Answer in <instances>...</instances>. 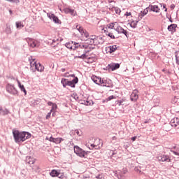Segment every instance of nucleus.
Wrapping results in <instances>:
<instances>
[{
	"label": "nucleus",
	"instance_id": "nucleus-1",
	"mask_svg": "<svg viewBox=\"0 0 179 179\" xmlns=\"http://www.w3.org/2000/svg\"><path fill=\"white\" fill-rule=\"evenodd\" d=\"M102 31L110 38H115V31H117L118 34H124L126 36L127 34H128V31L124 29V28H122V27H121L117 22L107 24L106 27L102 29Z\"/></svg>",
	"mask_w": 179,
	"mask_h": 179
},
{
	"label": "nucleus",
	"instance_id": "nucleus-2",
	"mask_svg": "<svg viewBox=\"0 0 179 179\" xmlns=\"http://www.w3.org/2000/svg\"><path fill=\"white\" fill-rule=\"evenodd\" d=\"M28 61L30 64L31 70L33 71V72H36V71L38 72H44V66L40 63H37L34 57L29 56Z\"/></svg>",
	"mask_w": 179,
	"mask_h": 179
},
{
	"label": "nucleus",
	"instance_id": "nucleus-3",
	"mask_svg": "<svg viewBox=\"0 0 179 179\" xmlns=\"http://www.w3.org/2000/svg\"><path fill=\"white\" fill-rule=\"evenodd\" d=\"M75 58H80L81 59H87V62L88 64H93V62H96L97 61V57L96 55L87 54L84 53L80 56H76Z\"/></svg>",
	"mask_w": 179,
	"mask_h": 179
},
{
	"label": "nucleus",
	"instance_id": "nucleus-4",
	"mask_svg": "<svg viewBox=\"0 0 179 179\" xmlns=\"http://www.w3.org/2000/svg\"><path fill=\"white\" fill-rule=\"evenodd\" d=\"M13 135L16 143H20L23 141V132L19 131V130L13 129Z\"/></svg>",
	"mask_w": 179,
	"mask_h": 179
},
{
	"label": "nucleus",
	"instance_id": "nucleus-5",
	"mask_svg": "<svg viewBox=\"0 0 179 179\" xmlns=\"http://www.w3.org/2000/svg\"><path fill=\"white\" fill-rule=\"evenodd\" d=\"M6 90L10 94H13V96H16L17 94V90L15 87V85H11L10 83L7 84L6 86Z\"/></svg>",
	"mask_w": 179,
	"mask_h": 179
},
{
	"label": "nucleus",
	"instance_id": "nucleus-6",
	"mask_svg": "<svg viewBox=\"0 0 179 179\" xmlns=\"http://www.w3.org/2000/svg\"><path fill=\"white\" fill-rule=\"evenodd\" d=\"M74 152L80 157H86V155H87V152L80 148L78 145L74 146Z\"/></svg>",
	"mask_w": 179,
	"mask_h": 179
},
{
	"label": "nucleus",
	"instance_id": "nucleus-7",
	"mask_svg": "<svg viewBox=\"0 0 179 179\" xmlns=\"http://www.w3.org/2000/svg\"><path fill=\"white\" fill-rule=\"evenodd\" d=\"M27 41L31 48H35L36 47H40V42L36 39L27 38Z\"/></svg>",
	"mask_w": 179,
	"mask_h": 179
},
{
	"label": "nucleus",
	"instance_id": "nucleus-8",
	"mask_svg": "<svg viewBox=\"0 0 179 179\" xmlns=\"http://www.w3.org/2000/svg\"><path fill=\"white\" fill-rule=\"evenodd\" d=\"M66 48H69V50H76L77 48H79L80 47V45L76 42L73 41H69V43H66Z\"/></svg>",
	"mask_w": 179,
	"mask_h": 179
},
{
	"label": "nucleus",
	"instance_id": "nucleus-9",
	"mask_svg": "<svg viewBox=\"0 0 179 179\" xmlns=\"http://www.w3.org/2000/svg\"><path fill=\"white\" fill-rule=\"evenodd\" d=\"M99 86H103L105 87H113V81L110 79H102Z\"/></svg>",
	"mask_w": 179,
	"mask_h": 179
},
{
	"label": "nucleus",
	"instance_id": "nucleus-10",
	"mask_svg": "<svg viewBox=\"0 0 179 179\" xmlns=\"http://www.w3.org/2000/svg\"><path fill=\"white\" fill-rule=\"evenodd\" d=\"M103 146V144L100 142V140H95L94 144H91L89 149L93 150V149H100Z\"/></svg>",
	"mask_w": 179,
	"mask_h": 179
},
{
	"label": "nucleus",
	"instance_id": "nucleus-11",
	"mask_svg": "<svg viewBox=\"0 0 179 179\" xmlns=\"http://www.w3.org/2000/svg\"><path fill=\"white\" fill-rule=\"evenodd\" d=\"M157 159H158L159 162H166L167 163H170L171 162V159L170 158V156L167 155H159Z\"/></svg>",
	"mask_w": 179,
	"mask_h": 179
},
{
	"label": "nucleus",
	"instance_id": "nucleus-12",
	"mask_svg": "<svg viewBox=\"0 0 179 179\" xmlns=\"http://www.w3.org/2000/svg\"><path fill=\"white\" fill-rule=\"evenodd\" d=\"M76 29L80 31L82 37H85L86 38L89 37V33L86 30L83 29V27H80V25H76Z\"/></svg>",
	"mask_w": 179,
	"mask_h": 179
},
{
	"label": "nucleus",
	"instance_id": "nucleus-13",
	"mask_svg": "<svg viewBox=\"0 0 179 179\" xmlns=\"http://www.w3.org/2000/svg\"><path fill=\"white\" fill-rule=\"evenodd\" d=\"M138 93L139 92L138 91V90H134L130 96V100L134 102L138 101V99H139Z\"/></svg>",
	"mask_w": 179,
	"mask_h": 179
},
{
	"label": "nucleus",
	"instance_id": "nucleus-14",
	"mask_svg": "<svg viewBox=\"0 0 179 179\" xmlns=\"http://www.w3.org/2000/svg\"><path fill=\"white\" fill-rule=\"evenodd\" d=\"M48 17L49 19L53 20L54 23H57V24H61V21L58 17L55 16V14L48 13Z\"/></svg>",
	"mask_w": 179,
	"mask_h": 179
},
{
	"label": "nucleus",
	"instance_id": "nucleus-15",
	"mask_svg": "<svg viewBox=\"0 0 179 179\" xmlns=\"http://www.w3.org/2000/svg\"><path fill=\"white\" fill-rule=\"evenodd\" d=\"M117 45H110V46H107L105 48V51L106 52V54H112V52H115V51H117Z\"/></svg>",
	"mask_w": 179,
	"mask_h": 179
},
{
	"label": "nucleus",
	"instance_id": "nucleus-16",
	"mask_svg": "<svg viewBox=\"0 0 179 179\" xmlns=\"http://www.w3.org/2000/svg\"><path fill=\"white\" fill-rule=\"evenodd\" d=\"M120 68V64L117 63H112L108 64V71H115L116 69H118Z\"/></svg>",
	"mask_w": 179,
	"mask_h": 179
},
{
	"label": "nucleus",
	"instance_id": "nucleus-17",
	"mask_svg": "<svg viewBox=\"0 0 179 179\" xmlns=\"http://www.w3.org/2000/svg\"><path fill=\"white\" fill-rule=\"evenodd\" d=\"M80 48H85V54H89L92 50H93V47L92 45L85 44L80 46Z\"/></svg>",
	"mask_w": 179,
	"mask_h": 179
},
{
	"label": "nucleus",
	"instance_id": "nucleus-18",
	"mask_svg": "<svg viewBox=\"0 0 179 179\" xmlns=\"http://www.w3.org/2000/svg\"><path fill=\"white\" fill-rule=\"evenodd\" d=\"M25 162L27 164L31 166V164H34V163H36V159L31 156H27L26 157Z\"/></svg>",
	"mask_w": 179,
	"mask_h": 179
},
{
	"label": "nucleus",
	"instance_id": "nucleus-19",
	"mask_svg": "<svg viewBox=\"0 0 179 179\" xmlns=\"http://www.w3.org/2000/svg\"><path fill=\"white\" fill-rule=\"evenodd\" d=\"M63 11L64 12V13H70L71 15V16H76V11L73 9H71L69 8H64L63 9Z\"/></svg>",
	"mask_w": 179,
	"mask_h": 179
},
{
	"label": "nucleus",
	"instance_id": "nucleus-20",
	"mask_svg": "<svg viewBox=\"0 0 179 179\" xmlns=\"http://www.w3.org/2000/svg\"><path fill=\"white\" fill-rule=\"evenodd\" d=\"M171 127H173V128H177L179 125V118L178 117H174L171 120Z\"/></svg>",
	"mask_w": 179,
	"mask_h": 179
},
{
	"label": "nucleus",
	"instance_id": "nucleus-21",
	"mask_svg": "<svg viewBox=\"0 0 179 179\" xmlns=\"http://www.w3.org/2000/svg\"><path fill=\"white\" fill-rule=\"evenodd\" d=\"M79 79L77 77H75L74 79L71 81H68L67 86H70L71 87H75V85L78 83Z\"/></svg>",
	"mask_w": 179,
	"mask_h": 179
},
{
	"label": "nucleus",
	"instance_id": "nucleus-22",
	"mask_svg": "<svg viewBox=\"0 0 179 179\" xmlns=\"http://www.w3.org/2000/svg\"><path fill=\"white\" fill-rule=\"evenodd\" d=\"M91 79L94 83H96V85H99L100 86V85L101 84V78L97 77L96 76H92Z\"/></svg>",
	"mask_w": 179,
	"mask_h": 179
},
{
	"label": "nucleus",
	"instance_id": "nucleus-23",
	"mask_svg": "<svg viewBox=\"0 0 179 179\" xmlns=\"http://www.w3.org/2000/svg\"><path fill=\"white\" fill-rule=\"evenodd\" d=\"M169 31H171V34L176 33L177 31V24H171L168 27Z\"/></svg>",
	"mask_w": 179,
	"mask_h": 179
},
{
	"label": "nucleus",
	"instance_id": "nucleus-24",
	"mask_svg": "<svg viewBox=\"0 0 179 179\" xmlns=\"http://www.w3.org/2000/svg\"><path fill=\"white\" fill-rule=\"evenodd\" d=\"M149 8L152 12H155L156 13H159L160 12V8L157 5H150Z\"/></svg>",
	"mask_w": 179,
	"mask_h": 179
},
{
	"label": "nucleus",
	"instance_id": "nucleus-25",
	"mask_svg": "<svg viewBox=\"0 0 179 179\" xmlns=\"http://www.w3.org/2000/svg\"><path fill=\"white\" fill-rule=\"evenodd\" d=\"M9 110L8 109H3L2 106H0V115H8Z\"/></svg>",
	"mask_w": 179,
	"mask_h": 179
},
{
	"label": "nucleus",
	"instance_id": "nucleus-26",
	"mask_svg": "<svg viewBox=\"0 0 179 179\" xmlns=\"http://www.w3.org/2000/svg\"><path fill=\"white\" fill-rule=\"evenodd\" d=\"M31 138V134L29 132L24 131L23 132V141H26V139H30Z\"/></svg>",
	"mask_w": 179,
	"mask_h": 179
},
{
	"label": "nucleus",
	"instance_id": "nucleus-27",
	"mask_svg": "<svg viewBox=\"0 0 179 179\" xmlns=\"http://www.w3.org/2000/svg\"><path fill=\"white\" fill-rule=\"evenodd\" d=\"M112 12H115L116 15H120L121 9H120L118 7H113Z\"/></svg>",
	"mask_w": 179,
	"mask_h": 179
},
{
	"label": "nucleus",
	"instance_id": "nucleus-28",
	"mask_svg": "<svg viewBox=\"0 0 179 179\" xmlns=\"http://www.w3.org/2000/svg\"><path fill=\"white\" fill-rule=\"evenodd\" d=\"M50 176L52 177H58V176H59V173H58L57 170H52L50 173Z\"/></svg>",
	"mask_w": 179,
	"mask_h": 179
},
{
	"label": "nucleus",
	"instance_id": "nucleus-29",
	"mask_svg": "<svg viewBox=\"0 0 179 179\" xmlns=\"http://www.w3.org/2000/svg\"><path fill=\"white\" fill-rule=\"evenodd\" d=\"M146 31L150 32V34H156V30L151 29L150 27H147Z\"/></svg>",
	"mask_w": 179,
	"mask_h": 179
},
{
	"label": "nucleus",
	"instance_id": "nucleus-30",
	"mask_svg": "<svg viewBox=\"0 0 179 179\" xmlns=\"http://www.w3.org/2000/svg\"><path fill=\"white\" fill-rule=\"evenodd\" d=\"M68 82L69 80L65 78H62L61 81L62 84L64 87H66V86H68Z\"/></svg>",
	"mask_w": 179,
	"mask_h": 179
},
{
	"label": "nucleus",
	"instance_id": "nucleus-31",
	"mask_svg": "<svg viewBox=\"0 0 179 179\" xmlns=\"http://www.w3.org/2000/svg\"><path fill=\"white\" fill-rule=\"evenodd\" d=\"M137 25H138V21H131L130 22V26L133 29H135V27H136Z\"/></svg>",
	"mask_w": 179,
	"mask_h": 179
},
{
	"label": "nucleus",
	"instance_id": "nucleus-32",
	"mask_svg": "<svg viewBox=\"0 0 179 179\" xmlns=\"http://www.w3.org/2000/svg\"><path fill=\"white\" fill-rule=\"evenodd\" d=\"M62 141H64V139L62 138H57L54 139L53 143H61V142H62Z\"/></svg>",
	"mask_w": 179,
	"mask_h": 179
},
{
	"label": "nucleus",
	"instance_id": "nucleus-33",
	"mask_svg": "<svg viewBox=\"0 0 179 179\" xmlns=\"http://www.w3.org/2000/svg\"><path fill=\"white\" fill-rule=\"evenodd\" d=\"M128 173V169L127 168H124L120 173V177H122L124 174H127Z\"/></svg>",
	"mask_w": 179,
	"mask_h": 179
},
{
	"label": "nucleus",
	"instance_id": "nucleus-34",
	"mask_svg": "<svg viewBox=\"0 0 179 179\" xmlns=\"http://www.w3.org/2000/svg\"><path fill=\"white\" fill-rule=\"evenodd\" d=\"M125 101V99H122V100H119L117 101V106H124V102Z\"/></svg>",
	"mask_w": 179,
	"mask_h": 179
},
{
	"label": "nucleus",
	"instance_id": "nucleus-35",
	"mask_svg": "<svg viewBox=\"0 0 179 179\" xmlns=\"http://www.w3.org/2000/svg\"><path fill=\"white\" fill-rule=\"evenodd\" d=\"M57 108H58V106L55 103H53L52 105V108L50 110V113H52V111H55L57 110Z\"/></svg>",
	"mask_w": 179,
	"mask_h": 179
},
{
	"label": "nucleus",
	"instance_id": "nucleus-36",
	"mask_svg": "<svg viewBox=\"0 0 179 179\" xmlns=\"http://www.w3.org/2000/svg\"><path fill=\"white\" fill-rule=\"evenodd\" d=\"M6 32L8 34H10L12 33V30L10 29V26H8L7 25V27L6 29Z\"/></svg>",
	"mask_w": 179,
	"mask_h": 179
},
{
	"label": "nucleus",
	"instance_id": "nucleus-37",
	"mask_svg": "<svg viewBox=\"0 0 179 179\" xmlns=\"http://www.w3.org/2000/svg\"><path fill=\"white\" fill-rule=\"evenodd\" d=\"M16 28L17 29H22V22H16Z\"/></svg>",
	"mask_w": 179,
	"mask_h": 179
},
{
	"label": "nucleus",
	"instance_id": "nucleus-38",
	"mask_svg": "<svg viewBox=\"0 0 179 179\" xmlns=\"http://www.w3.org/2000/svg\"><path fill=\"white\" fill-rule=\"evenodd\" d=\"M84 104H85V106H92V104H93V102L90 103L89 101H84Z\"/></svg>",
	"mask_w": 179,
	"mask_h": 179
},
{
	"label": "nucleus",
	"instance_id": "nucleus-39",
	"mask_svg": "<svg viewBox=\"0 0 179 179\" xmlns=\"http://www.w3.org/2000/svg\"><path fill=\"white\" fill-rule=\"evenodd\" d=\"M51 111H50V113H48L46 115V120H50L51 118Z\"/></svg>",
	"mask_w": 179,
	"mask_h": 179
},
{
	"label": "nucleus",
	"instance_id": "nucleus-40",
	"mask_svg": "<svg viewBox=\"0 0 179 179\" xmlns=\"http://www.w3.org/2000/svg\"><path fill=\"white\" fill-rule=\"evenodd\" d=\"M8 1V2H13L14 3H19V0H6Z\"/></svg>",
	"mask_w": 179,
	"mask_h": 179
},
{
	"label": "nucleus",
	"instance_id": "nucleus-41",
	"mask_svg": "<svg viewBox=\"0 0 179 179\" xmlns=\"http://www.w3.org/2000/svg\"><path fill=\"white\" fill-rule=\"evenodd\" d=\"M149 12V10H148V8L145 9L143 11V16H145V15H148V13Z\"/></svg>",
	"mask_w": 179,
	"mask_h": 179
},
{
	"label": "nucleus",
	"instance_id": "nucleus-42",
	"mask_svg": "<svg viewBox=\"0 0 179 179\" xmlns=\"http://www.w3.org/2000/svg\"><path fill=\"white\" fill-rule=\"evenodd\" d=\"M113 99H115L113 95L110 96L106 99L107 101H110V100H113Z\"/></svg>",
	"mask_w": 179,
	"mask_h": 179
},
{
	"label": "nucleus",
	"instance_id": "nucleus-43",
	"mask_svg": "<svg viewBox=\"0 0 179 179\" xmlns=\"http://www.w3.org/2000/svg\"><path fill=\"white\" fill-rule=\"evenodd\" d=\"M17 83H18V86H19L20 89H21L22 92H23V86H22V84L20 83V82L19 80H17Z\"/></svg>",
	"mask_w": 179,
	"mask_h": 179
},
{
	"label": "nucleus",
	"instance_id": "nucleus-44",
	"mask_svg": "<svg viewBox=\"0 0 179 179\" xmlns=\"http://www.w3.org/2000/svg\"><path fill=\"white\" fill-rule=\"evenodd\" d=\"M176 8V5L175 4H171L170 6V8L171 10H174V8Z\"/></svg>",
	"mask_w": 179,
	"mask_h": 179
},
{
	"label": "nucleus",
	"instance_id": "nucleus-45",
	"mask_svg": "<svg viewBox=\"0 0 179 179\" xmlns=\"http://www.w3.org/2000/svg\"><path fill=\"white\" fill-rule=\"evenodd\" d=\"M132 15V13L131 12H126V13L124 14V16H131Z\"/></svg>",
	"mask_w": 179,
	"mask_h": 179
},
{
	"label": "nucleus",
	"instance_id": "nucleus-46",
	"mask_svg": "<svg viewBox=\"0 0 179 179\" xmlns=\"http://www.w3.org/2000/svg\"><path fill=\"white\" fill-rule=\"evenodd\" d=\"M91 40L92 41V43H94V40H96V36H92Z\"/></svg>",
	"mask_w": 179,
	"mask_h": 179
},
{
	"label": "nucleus",
	"instance_id": "nucleus-47",
	"mask_svg": "<svg viewBox=\"0 0 179 179\" xmlns=\"http://www.w3.org/2000/svg\"><path fill=\"white\" fill-rule=\"evenodd\" d=\"M176 64L178 65H179V59H178V57H177V55H176Z\"/></svg>",
	"mask_w": 179,
	"mask_h": 179
},
{
	"label": "nucleus",
	"instance_id": "nucleus-48",
	"mask_svg": "<svg viewBox=\"0 0 179 179\" xmlns=\"http://www.w3.org/2000/svg\"><path fill=\"white\" fill-rule=\"evenodd\" d=\"M54 139H55V138H54V137H50V139H49V141H50V142H53V143H54Z\"/></svg>",
	"mask_w": 179,
	"mask_h": 179
},
{
	"label": "nucleus",
	"instance_id": "nucleus-49",
	"mask_svg": "<svg viewBox=\"0 0 179 179\" xmlns=\"http://www.w3.org/2000/svg\"><path fill=\"white\" fill-rule=\"evenodd\" d=\"M76 134L77 135H78V136H80L82 135V134L78 130L76 131Z\"/></svg>",
	"mask_w": 179,
	"mask_h": 179
},
{
	"label": "nucleus",
	"instance_id": "nucleus-50",
	"mask_svg": "<svg viewBox=\"0 0 179 179\" xmlns=\"http://www.w3.org/2000/svg\"><path fill=\"white\" fill-rule=\"evenodd\" d=\"M173 155H176V156H179V152H177L176 151H173Z\"/></svg>",
	"mask_w": 179,
	"mask_h": 179
},
{
	"label": "nucleus",
	"instance_id": "nucleus-51",
	"mask_svg": "<svg viewBox=\"0 0 179 179\" xmlns=\"http://www.w3.org/2000/svg\"><path fill=\"white\" fill-rule=\"evenodd\" d=\"M131 141H133V142H135V141H136V136L132 137Z\"/></svg>",
	"mask_w": 179,
	"mask_h": 179
},
{
	"label": "nucleus",
	"instance_id": "nucleus-52",
	"mask_svg": "<svg viewBox=\"0 0 179 179\" xmlns=\"http://www.w3.org/2000/svg\"><path fill=\"white\" fill-rule=\"evenodd\" d=\"M52 104H54V103H52L51 101L48 102V105H49V106H52Z\"/></svg>",
	"mask_w": 179,
	"mask_h": 179
},
{
	"label": "nucleus",
	"instance_id": "nucleus-53",
	"mask_svg": "<svg viewBox=\"0 0 179 179\" xmlns=\"http://www.w3.org/2000/svg\"><path fill=\"white\" fill-rule=\"evenodd\" d=\"M96 178H97V179H101V175H98V176H96Z\"/></svg>",
	"mask_w": 179,
	"mask_h": 179
},
{
	"label": "nucleus",
	"instance_id": "nucleus-54",
	"mask_svg": "<svg viewBox=\"0 0 179 179\" xmlns=\"http://www.w3.org/2000/svg\"><path fill=\"white\" fill-rule=\"evenodd\" d=\"M23 92H24V94H27V92H26V90L24 88L23 89Z\"/></svg>",
	"mask_w": 179,
	"mask_h": 179
},
{
	"label": "nucleus",
	"instance_id": "nucleus-55",
	"mask_svg": "<svg viewBox=\"0 0 179 179\" xmlns=\"http://www.w3.org/2000/svg\"><path fill=\"white\" fill-rule=\"evenodd\" d=\"M163 8H164V9H166V4H163Z\"/></svg>",
	"mask_w": 179,
	"mask_h": 179
},
{
	"label": "nucleus",
	"instance_id": "nucleus-56",
	"mask_svg": "<svg viewBox=\"0 0 179 179\" xmlns=\"http://www.w3.org/2000/svg\"><path fill=\"white\" fill-rule=\"evenodd\" d=\"M114 155H117V153L113 152L111 156L113 157V156H114Z\"/></svg>",
	"mask_w": 179,
	"mask_h": 179
},
{
	"label": "nucleus",
	"instance_id": "nucleus-57",
	"mask_svg": "<svg viewBox=\"0 0 179 179\" xmlns=\"http://www.w3.org/2000/svg\"><path fill=\"white\" fill-rule=\"evenodd\" d=\"M9 13H10V15H12V10H10Z\"/></svg>",
	"mask_w": 179,
	"mask_h": 179
},
{
	"label": "nucleus",
	"instance_id": "nucleus-58",
	"mask_svg": "<svg viewBox=\"0 0 179 179\" xmlns=\"http://www.w3.org/2000/svg\"><path fill=\"white\" fill-rule=\"evenodd\" d=\"M162 72H166V69H164L162 70Z\"/></svg>",
	"mask_w": 179,
	"mask_h": 179
},
{
	"label": "nucleus",
	"instance_id": "nucleus-59",
	"mask_svg": "<svg viewBox=\"0 0 179 179\" xmlns=\"http://www.w3.org/2000/svg\"><path fill=\"white\" fill-rule=\"evenodd\" d=\"M164 12H167V8H165Z\"/></svg>",
	"mask_w": 179,
	"mask_h": 179
},
{
	"label": "nucleus",
	"instance_id": "nucleus-60",
	"mask_svg": "<svg viewBox=\"0 0 179 179\" xmlns=\"http://www.w3.org/2000/svg\"><path fill=\"white\" fill-rule=\"evenodd\" d=\"M55 112H54V113H52V115H55Z\"/></svg>",
	"mask_w": 179,
	"mask_h": 179
},
{
	"label": "nucleus",
	"instance_id": "nucleus-61",
	"mask_svg": "<svg viewBox=\"0 0 179 179\" xmlns=\"http://www.w3.org/2000/svg\"><path fill=\"white\" fill-rule=\"evenodd\" d=\"M167 73H170V71H167Z\"/></svg>",
	"mask_w": 179,
	"mask_h": 179
},
{
	"label": "nucleus",
	"instance_id": "nucleus-62",
	"mask_svg": "<svg viewBox=\"0 0 179 179\" xmlns=\"http://www.w3.org/2000/svg\"><path fill=\"white\" fill-rule=\"evenodd\" d=\"M145 124H148V122H145Z\"/></svg>",
	"mask_w": 179,
	"mask_h": 179
},
{
	"label": "nucleus",
	"instance_id": "nucleus-63",
	"mask_svg": "<svg viewBox=\"0 0 179 179\" xmlns=\"http://www.w3.org/2000/svg\"><path fill=\"white\" fill-rule=\"evenodd\" d=\"M71 76H75V75H71Z\"/></svg>",
	"mask_w": 179,
	"mask_h": 179
},
{
	"label": "nucleus",
	"instance_id": "nucleus-64",
	"mask_svg": "<svg viewBox=\"0 0 179 179\" xmlns=\"http://www.w3.org/2000/svg\"><path fill=\"white\" fill-rule=\"evenodd\" d=\"M160 6H162V3H160Z\"/></svg>",
	"mask_w": 179,
	"mask_h": 179
}]
</instances>
